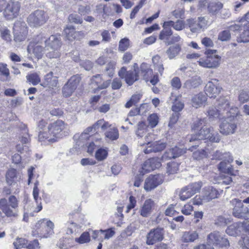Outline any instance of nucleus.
Instances as JSON below:
<instances>
[{"mask_svg": "<svg viewBox=\"0 0 249 249\" xmlns=\"http://www.w3.org/2000/svg\"><path fill=\"white\" fill-rule=\"evenodd\" d=\"M231 203L234 205L233 209V215L238 218H245L249 212L248 208L244 205L240 200L237 198L232 199Z\"/></svg>", "mask_w": 249, "mask_h": 249, "instance_id": "13", "label": "nucleus"}, {"mask_svg": "<svg viewBox=\"0 0 249 249\" xmlns=\"http://www.w3.org/2000/svg\"><path fill=\"white\" fill-rule=\"evenodd\" d=\"M107 156V151L104 149H98L95 153V158L98 160H105Z\"/></svg>", "mask_w": 249, "mask_h": 249, "instance_id": "55", "label": "nucleus"}, {"mask_svg": "<svg viewBox=\"0 0 249 249\" xmlns=\"http://www.w3.org/2000/svg\"><path fill=\"white\" fill-rule=\"evenodd\" d=\"M141 97L142 95L139 93L132 95L130 100L126 103L125 107L126 108H129L133 105H135L139 102Z\"/></svg>", "mask_w": 249, "mask_h": 249, "instance_id": "50", "label": "nucleus"}, {"mask_svg": "<svg viewBox=\"0 0 249 249\" xmlns=\"http://www.w3.org/2000/svg\"><path fill=\"white\" fill-rule=\"evenodd\" d=\"M149 162H150L149 160H148L143 164L142 168V171H141V173L142 175L153 170L151 166V164L150 163H149Z\"/></svg>", "mask_w": 249, "mask_h": 249, "instance_id": "62", "label": "nucleus"}, {"mask_svg": "<svg viewBox=\"0 0 249 249\" xmlns=\"http://www.w3.org/2000/svg\"><path fill=\"white\" fill-rule=\"evenodd\" d=\"M193 195L187 186L181 189L179 193V198L182 201L190 198Z\"/></svg>", "mask_w": 249, "mask_h": 249, "instance_id": "46", "label": "nucleus"}, {"mask_svg": "<svg viewBox=\"0 0 249 249\" xmlns=\"http://www.w3.org/2000/svg\"><path fill=\"white\" fill-rule=\"evenodd\" d=\"M49 19L48 14L42 10H37L32 14V24L35 27H40L44 24Z\"/></svg>", "mask_w": 249, "mask_h": 249, "instance_id": "14", "label": "nucleus"}, {"mask_svg": "<svg viewBox=\"0 0 249 249\" xmlns=\"http://www.w3.org/2000/svg\"><path fill=\"white\" fill-rule=\"evenodd\" d=\"M166 23V21L164 22L162 25L163 29L159 35V39L162 40H165V42L169 40V37L173 34L170 27Z\"/></svg>", "mask_w": 249, "mask_h": 249, "instance_id": "30", "label": "nucleus"}, {"mask_svg": "<svg viewBox=\"0 0 249 249\" xmlns=\"http://www.w3.org/2000/svg\"><path fill=\"white\" fill-rule=\"evenodd\" d=\"M9 206L13 209H17L18 206V201L14 195L10 196L8 198Z\"/></svg>", "mask_w": 249, "mask_h": 249, "instance_id": "63", "label": "nucleus"}, {"mask_svg": "<svg viewBox=\"0 0 249 249\" xmlns=\"http://www.w3.org/2000/svg\"><path fill=\"white\" fill-rule=\"evenodd\" d=\"M202 83L201 78L199 76H195L187 80L184 86L187 89H195L200 85Z\"/></svg>", "mask_w": 249, "mask_h": 249, "instance_id": "31", "label": "nucleus"}, {"mask_svg": "<svg viewBox=\"0 0 249 249\" xmlns=\"http://www.w3.org/2000/svg\"><path fill=\"white\" fill-rule=\"evenodd\" d=\"M237 41L239 43H247L249 42V30H245L238 37Z\"/></svg>", "mask_w": 249, "mask_h": 249, "instance_id": "58", "label": "nucleus"}, {"mask_svg": "<svg viewBox=\"0 0 249 249\" xmlns=\"http://www.w3.org/2000/svg\"><path fill=\"white\" fill-rule=\"evenodd\" d=\"M186 152V150L175 147L166 151L162 156V160H167L171 158H177Z\"/></svg>", "mask_w": 249, "mask_h": 249, "instance_id": "21", "label": "nucleus"}, {"mask_svg": "<svg viewBox=\"0 0 249 249\" xmlns=\"http://www.w3.org/2000/svg\"><path fill=\"white\" fill-rule=\"evenodd\" d=\"M230 112L232 114L230 117L223 118L221 120L219 127L220 132L224 135L233 134L237 128L234 117L237 114L238 108L231 107Z\"/></svg>", "mask_w": 249, "mask_h": 249, "instance_id": "3", "label": "nucleus"}, {"mask_svg": "<svg viewBox=\"0 0 249 249\" xmlns=\"http://www.w3.org/2000/svg\"><path fill=\"white\" fill-rule=\"evenodd\" d=\"M46 47L49 50L46 54L50 58H58L60 56V49L61 46V38L58 35H51L45 41Z\"/></svg>", "mask_w": 249, "mask_h": 249, "instance_id": "4", "label": "nucleus"}, {"mask_svg": "<svg viewBox=\"0 0 249 249\" xmlns=\"http://www.w3.org/2000/svg\"><path fill=\"white\" fill-rule=\"evenodd\" d=\"M20 8V4L18 2L10 0L7 2L3 15L7 19H13L18 15Z\"/></svg>", "mask_w": 249, "mask_h": 249, "instance_id": "8", "label": "nucleus"}, {"mask_svg": "<svg viewBox=\"0 0 249 249\" xmlns=\"http://www.w3.org/2000/svg\"><path fill=\"white\" fill-rule=\"evenodd\" d=\"M90 234L89 232H83L79 238H76L75 241L79 244H84L90 241Z\"/></svg>", "mask_w": 249, "mask_h": 249, "instance_id": "52", "label": "nucleus"}, {"mask_svg": "<svg viewBox=\"0 0 249 249\" xmlns=\"http://www.w3.org/2000/svg\"><path fill=\"white\" fill-rule=\"evenodd\" d=\"M93 127H94L95 130L101 127L102 130L107 131L110 129V127H112L113 126L111 124H110L108 122H106L104 119H100L93 124Z\"/></svg>", "mask_w": 249, "mask_h": 249, "instance_id": "37", "label": "nucleus"}, {"mask_svg": "<svg viewBox=\"0 0 249 249\" xmlns=\"http://www.w3.org/2000/svg\"><path fill=\"white\" fill-rule=\"evenodd\" d=\"M0 209L7 217H16L17 213L14 211L7 202L5 198H1L0 199Z\"/></svg>", "mask_w": 249, "mask_h": 249, "instance_id": "23", "label": "nucleus"}, {"mask_svg": "<svg viewBox=\"0 0 249 249\" xmlns=\"http://www.w3.org/2000/svg\"><path fill=\"white\" fill-rule=\"evenodd\" d=\"M179 164L175 162H169L167 164V173L169 174H174L178 170Z\"/></svg>", "mask_w": 249, "mask_h": 249, "instance_id": "51", "label": "nucleus"}, {"mask_svg": "<svg viewBox=\"0 0 249 249\" xmlns=\"http://www.w3.org/2000/svg\"><path fill=\"white\" fill-rule=\"evenodd\" d=\"M38 194L39 190L37 187V183H35L33 190V196L36 207H35L34 205L33 207H34V211L36 213L40 212L42 209L41 198L38 196Z\"/></svg>", "mask_w": 249, "mask_h": 249, "instance_id": "29", "label": "nucleus"}, {"mask_svg": "<svg viewBox=\"0 0 249 249\" xmlns=\"http://www.w3.org/2000/svg\"><path fill=\"white\" fill-rule=\"evenodd\" d=\"M116 66V62L112 61L109 62L107 65L106 71L109 76H113L114 72V69Z\"/></svg>", "mask_w": 249, "mask_h": 249, "instance_id": "60", "label": "nucleus"}, {"mask_svg": "<svg viewBox=\"0 0 249 249\" xmlns=\"http://www.w3.org/2000/svg\"><path fill=\"white\" fill-rule=\"evenodd\" d=\"M133 68L134 71H128L125 76V82L129 86L132 85L135 81L138 80L139 77L140 71L138 64L135 63Z\"/></svg>", "mask_w": 249, "mask_h": 249, "instance_id": "20", "label": "nucleus"}, {"mask_svg": "<svg viewBox=\"0 0 249 249\" xmlns=\"http://www.w3.org/2000/svg\"><path fill=\"white\" fill-rule=\"evenodd\" d=\"M206 118L198 119L193 124V129L195 132L194 135L187 137V139L191 142L199 140L207 139L213 142H219L221 136L214 130L213 127L206 125Z\"/></svg>", "mask_w": 249, "mask_h": 249, "instance_id": "2", "label": "nucleus"}, {"mask_svg": "<svg viewBox=\"0 0 249 249\" xmlns=\"http://www.w3.org/2000/svg\"><path fill=\"white\" fill-rule=\"evenodd\" d=\"M193 207L190 203H187L182 208L181 213L186 215H188L191 214L193 211Z\"/></svg>", "mask_w": 249, "mask_h": 249, "instance_id": "64", "label": "nucleus"}, {"mask_svg": "<svg viewBox=\"0 0 249 249\" xmlns=\"http://www.w3.org/2000/svg\"><path fill=\"white\" fill-rule=\"evenodd\" d=\"M208 242L220 246H227L229 245L227 239L224 238L218 232H213L208 236Z\"/></svg>", "mask_w": 249, "mask_h": 249, "instance_id": "16", "label": "nucleus"}, {"mask_svg": "<svg viewBox=\"0 0 249 249\" xmlns=\"http://www.w3.org/2000/svg\"><path fill=\"white\" fill-rule=\"evenodd\" d=\"M214 157L216 159L219 160H227L229 162H231L233 160L229 153H222L221 152L216 151L215 153Z\"/></svg>", "mask_w": 249, "mask_h": 249, "instance_id": "47", "label": "nucleus"}, {"mask_svg": "<svg viewBox=\"0 0 249 249\" xmlns=\"http://www.w3.org/2000/svg\"><path fill=\"white\" fill-rule=\"evenodd\" d=\"M90 81L91 84L96 87L94 91V92H96V90L103 89L107 88L110 84V80H107L102 83L103 79L100 74H97L92 76L90 79Z\"/></svg>", "mask_w": 249, "mask_h": 249, "instance_id": "19", "label": "nucleus"}, {"mask_svg": "<svg viewBox=\"0 0 249 249\" xmlns=\"http://www.w3.org/2000/svg\"><path fill=\"white\" fill-rule=\"evenodd\" d=\"M218 105L224 110L229 109L230 104L228 97H221L217 101Z\"/></svg>", "mask_w": 249, "mask_h": 249, "instance_id": "48", "label": "nucleus"}, {"mask_svg": "<svg viewBox=\"0 0 249 249\" xmlns=\"http://www.w3.org/2000/svg\"><path fill=\"white\" fill-rule=\"evenodd\" d=\"M6 180L9 185L14 184L17 179V171L14 168H10L8 170L6 174Z\"/></svg>", "mask_w": 249, "mask_h": 249, "instance_id": "34", "label": "nucleus"}, {"mask_svg": "<svg viewBox=\"0 0 249 249\" xmlns=\"http://www.w3.org/2000/svg\"><path fill=\"white\" fill-rule=\"evenodd\" d=\"M28 27L25 22L17 21L14 24L13 34L16 41L24 40L28 35Z\"/></svg>", "mask_w": 249, "mask_h": 249, "instance_id": "7", "label": "nucleus"}, {"mask_svg": "<svg viewBox=\"0 0 249 249\" xmlns=\"http://www.w3.org/2000/svg\"><path fill=\"white\" fill-rule=\"evenodd\" d=\"M225 160H224V161L220 163L218 166V169L223 173L231 175L232 174V169L231 165L230 164V162H229L228 161L226 162Z\"/></svg>", "mask_w": 249, "mask_h": 249, "instance_id": "39", "label": "nucleus"}, {"mask_svg": "<svg viewBox=\"0 0 249 249\" xmlns=\"http://www.w3.org/2000/svg\"><path fill=\"white\" fill-rule=\"evenodd\" d=\"M130 46V41L127 38H124L121 39L119 43L118 50L121 52L126 50Z\"/></svg>", "mask_w": 249, "mask_h": 249, "instance_id": "49", "label": "nucleus"}, {"mask_svg": "<svg viewBox=\"0 0 249 249\" xmlns=\"http://www.w3.org/2000/svg\"><path fill=\"white\" fill-rule=\"evenodd\" d=\"M221 89L218 81L213 79L209 81L206 84L205 91L208 96L210 98H215L220 93Z\"/></svg>", "mask_w": 249, "mask_h": 249, "instance_id": "12", "label": "nucleus"}, {"mask_svg": "<svg viewBox=\"0 0 249 249\" xmlns=\"http://www.w3.org/2000/svg\"><path fill=\"white\" fill-rule=\"evenodd\" d=\"M80 227L74 222H70L68 224V227L67 230V233L71 234L74 232H76L80 229Z\"/></svg>", "mask_w": 249, "mask_h": 249, "instance_id": "59", "label": "nucleus"}, {"mask_svg": "<svg viewBox=\"0 0 249 249\" xmlns=\"http://www.w3.org/2000/svg\"><path fill=\"white\" fill-rule=\"evenodd\" d=\"M243 229V224L241 223H234L228 227L226 232L231 236H236L240 234Z\"/></svg>", "mask_w": 249, "mask_h": 249, "instance_id": "32", "label": "nucleus"}, {"mask_svg": "<svg viewBox=\"0 0 249 249\" xmlns=\"http://www.w3.org/2000/svg\"><path fill=\"white\" fill-rule=\"evenodd\" d=\"M199 235L196 231H188L183 232L181 240L184 243L193 242L198 238Z\"/></svg>", "mask_w": 249, "mask_h": 249, "instance_id": "27", "label": "nucleus"}, {"mask_svg": "<svg viewBox=\"0 0 249 249\" xmlns=\"http://www.w3.org/2000/svg\"><path fill=\"white\" fill-rule=\"evenodd\" d=\"M202 195L203 196L204 202H208L213 199L218 197L219 192L212 186L204 187L202 190Z\"/></svg>", "mask_w": 249, "mask_h": 249, "instance_id": "17", "label": "nucleus"}, {"mask_svg": "<svg viewBox=\"0 0 249 249\" xmlns=\"http://www.w3.org/2000/svg\"><path fill=\"white\" fill-rule=\"evenodd\" d=\"M148 160L150 161L149 163L151 164V166L153 170L160 168L161 165V160H162V158L161 159L159 158H153Z\"/></svg>", "mask_w": 249, "mask_h": 249, "instance_id": "57", "label": "nucleus"}, {"mask_svg": "<svg viewBox=\"0 0 249 249\" xmlns=\"http://www.w3.org/2000/svg\"><path fill=\"white\" fill-rule=\"evenodd\" d=\"M223 7V4L221 2H212L208 6L209 11L213 14H216Z\"/></svg>", "mask_w": 249, "mask_h": 249, "instance_id": "44", "label": "nucleus"}, {"mask_svg": "<svg viewBox=\"0 0 249 249\" xmlns=\"http://www.w3.org/2000/svg\"><path fill=\"white\" fill-rule=\"evenodd\" d=\"M148 126L143 122H140L137 125V129L136 131V134L137 137H142L146 133L147 131Z\"/></svg>", "mask_w": 249, "mask_h": 249, "instance_id": "42", "label": "nucleus"}, {"mask_svg": "<svg viewBox=\"0 0 249 249\" xmlns=\"http://www.w3.org/2000/svg\"><path fill=\"white\" fill-rule=\"evenodd\" d=\"M16 249H20L21 248H28L30 249L31 244L28 242V241L25 238H18L13 243Z\"/></svg>", "mask_w": 249, "mask_h": 249, "instance_id": "35", "label": "nucleus"}, {"mask_svg": "<svg viewBox=\"0 0 249 249\" xmlns=\"http://www.w3.org/2000/svg\"><path fill=\"white\" fill-rule=\"evenodd\" d=\"M211 22L209 21V18L206 17H200L197 18V26L200 29L204 30L206 29L210 25Z\"/></svg>", "mask_w": 249, "mask_h": 249, "instance_id": "43", "label": "nucleus"}, {"mask_svg": "<svg viewBox=\"0 0 249 249\" xmlns=\"http://www.w3.org/2000/svg\"><path fill=\"white\" fill-rule=\"evenodd\" d=\"M148 121L150 126L153 128L155 127L159 122V117L156 114H151L148 118Z\"/></svg>", "mask_w": 249, "mask_h": 249, "instance_id": "56", "label": "nucleus"}, {"mask_svg": "<svg viewBox=\"0 0 249 249\" xmlns=\"http://www.w3.org/2000/svg\"><path fill=\"white\" fill-rule=\"evenodd\" d=\"M181 50V45L179 44H177L174 46L170 47L167 50L166 53L170 59L174 58L178 54Z\"/></svg>", "mask_w": 249, "mask_h": 249, "instance_id": "38", "label": "nucleus"}, {"mask_svg": "<svg viewBox=\"0 0 249 249\" xmlns=\"http://www.w3.org/2000/svg\"><path fill=\"white\" fill-rule=\"evenodd\" d=\"M67 126V124L60 120H58L48 125L46 121L42 120L37 124L38 140L40 142H56L62 136V132Z\"/></svg>", "mask_w": 249, "mask_h": 249, "instance_id": "1", "label": "nucleus"}, {"mask_svg": "<svg viewBox=\"0 0 249 249\" xmlns=\"http://www.w3.org/2000/svg\"><path fill=\"white\" fill-rule=\"evenodd\" d=\"M162 177L159 175H150L145 180L144 189L150 191L162 183Z\"/></svg>", "mask_w": 249, "mask_h": 249, "instance_id": "15", "label": "nucleus"}, {"mask_svg": "<svg viewBox=\"0 0 249 249\" xmlns=\"http://www.w3.org/2000/svg\"><path fill=\"white\" fill-rule=\"evenodd\" d=\"M80 80V77L78 75H74L71 77L62 89L63 96L66 97L71 96L77 88Z\"/></svg>", "mask_w": 249, "mask_h": 249, "instance_id": "9", "label": "nucleus"}, {"mask_svg": "<svg viewBox=\"0 0 249 249\" xmlns=\"http://www.w3.org/2000/svg\"><path fill=\"white\" fill-rule=\"evenodd\" d=\"M101 233H102L104 237H101V238L105 239V240H108L112 238L115 234L114 228H110L105 230H101Z\"/></svg>", "mask_w": 249, "mask_h": 249, "instance_id": "53", "label": "nucleus"}, {"mask_svg": "<svg viewBox=\"0 0 249 249\" xmlns=\"http://www.w3.org/2000/svg\"><path fill=\"white\" fill-rule=\"evenodd\" d=\"M105 134L106 138L112 141L116 140L119 138L118 130L114 126L110 127V129L107 130Z\"/></svg>", "mask_w": 249, "mask_h": 249, "instance_id": "41", "label": "nucleus"}, {"mask_svg": "<svg viewBox=\"0 0 249 249\" xmlns=\"http://www.w3.org/2000/svg\"><path fill=\"white\" fill-rule=\"evenodd\" d=\"M94 129V127H93V125L91 127H89L87 128L84 131V132L82 133L80 136L79 137V140L77 141L78 144L79 145L83 146L85 143V142L87 141V140L89 138V133L90 132H91L92 131V129Z\"/></svg>", "mask_w": 249, "mask_h": 249, "instance_id": "36", "label": "nucleus"}, {"mask_svg": "<svg viewBox=\"0 0 249 249\" xmlns=\"http://www.w3.org/2000/svg\"><path fill=\"white\" fill-rule=\"evenodd\" d=\"M54 224L50 220L42 219L38 221L35 225V232L41 237H47L53 233Z\"/></svg>", "mask_w": 249, "mask_h": 249, "instance_id": "6", "label": "nucleus"}, {"mask_svg": "<svg viewBox=\"0 0 249 249\" xmlns=\"http://www.w3.org/2000/svg\"><path fill=\"white\" fill-rule=\"evenodd\" d=\"M166 147L164 142H155L146 146L143 151L145 154H149L151 152H158L163 150Z\"/></svg>", "mask_w": 249, "mask_h": 249, "instance_id": "24", "label": "nucleus"}, {"mask_svg": "<svg viewBox=\"0 0 249 249\" xmlns=\"http://www.w3.org/2000/svg\"><path fill=\"white\" fill-rule=\"evenodd\" d=\"M164 234V231L162 228L152 229L147 234L146 243L148 245H154L157 242L162 240Z\"/></svg>", "mask_w": 249, "mask_h": 249, "instance_id": "10", "label": "nucleus"}, {"mask_svg": "<svg viewBox=\"0 0 249 249\" xmlns=\"http://www.w3.org/2000/svg\"><path fill=\"white\" fill-rule=\"evenodd\" d=\"M215 50H208L205 52L206 58H200L198 61L199 66L205 68H215L220 64L221 57L215 54Z\"/></svg>", "mask_w": 249, "mask_h": 249, "instance_id": "5", "label": "nucleus"}, {"mask_svg": "<svg viewBox=\"0 0 249 249\" xmlns=\"http://www.w3.org/2000/svg\"><path fill=\"white\" fill-rule=\"evenodd\" d=\"M155 206V202L151 199H146L142 206L140 212L143 217H147L149 215Z\"/></svg>", "mask_w": 249, "mask_h": 249, "instance_id": "22", "label": "nucleus"}, {"mask_svg": "<svg viewBox=\"0 0 249 249\" xmlns=\"http://www.w3.org/2000/svg\"><path fill=\"white\" fill-rule=\"evenodd\" d=\"M207 101L206 95L203 93H199L195 95L192 99V106L196 107L198 108L203 106Z\"/></svg>", "mask_w": 249, "mask_h": 249, "instance_id": "28", "label": "nucleus"}, {"mask_svg": "<svg viewBox=\"0 0 249 249\" xmlns=\"http://www.w3.org/2000/svg\"><path fill=\"white\" fill-rule=\"evenodd\" d=\"M53 74L52 72H50L45 75L43 83L44 87H48L52 89L56 87L58 83L57 77L53 76Z\"/></svg>", "mask_w": 249, "mask_h": 249, "instance_id": "25", "label": "nucleus"}, {"mask_svg": "<svg viewBox=\"0 0 249 249\" xmlns=\"http://www.w3.org/2000/svg\"><path fill=\"white\" fill-rule=\"evenodd\" d=\"M238 99L239 101L242 103H244L248 101L249 100V95L248 92L245 90H241L238 95Z\"/></svg>", "mask_w": 249, "mask_h": 249, "instance_id": "61", "label": "nucleus"}, {"mask_svg": "<svg viewBox=\"0 0 249 249\" xmlns=\"http://www.w3.org/2000/svg\"><path fill=\"white\" fill-rule=\"evenodd\" d=\"M166 24L167 25H169L170 27H172L177 31H181L185 27V24L183 21L179 19L177 20L176 22L172 20L167 21Z\"/></svg>", "mask_w": 249, "mask_h": 249, "instance_id": "40", "label": "nucleus"}, {"mask_svg": "<svg viewBox=\"0 0 249 249\" xmlns=\"http://www.w3.org/2000/svg\"><path fill=\"white\" fill-rule=\"evenodd\" d=\"M64 33L67 38L72 41L79 36H83L84 34L81 32H76L75 31L73 26H69L66 28L64 30Z\"/></svg>", "mask_w": 249, "mask_h": 249, "instance_id": "26", "label": "nucleus"}, {"mask_svg": "<svg viewBox=\"0 0 249 249\" xmlns=\"http://www.w3.org/2000/svg\"><path fill=\"white\" fill-rule=\"evenodd\" d=\"M43 41V36L42 35H39L34 39V42H32L33 53L35 57L37 60L41 58L43 55V47L40 45Z\"/></svg>", "mask_w": 249, "mask_h": 249, "instance_id": "18", "label": "nucleus"}, {"mask_svg": "<svg viewBox=\"0 0 249 249\" xmlns=\"http://www.w3.org/2000/svg\"><path fill=\"white\" fill-rule=\"evenodd\" d=\"M0 80L2 81L10 80V71L5 63H0Z\"/></svg>", "mask_w": 249, "mask_h": 249, "instance_id": "33", "label": "nucleus"}, {"mask_svg": "<svg viewBox=\"0 0 249 249\" xmlns=\"http://www.w3.org/2000/svg\"><path fill=\"white\" fill-rule=\"evenodd\" d=\"M231 37L229 31L224 30L220 32L218 36V39L221 41H227L230 39Z\"/></svg>", "mask_w": 249, "mask_h": 249, "instance_id": "54", "label": "nucleus"}, {"mask_svg": "<svg viewBox=\"0 0 249 249\" xmlns=\"http://www.w3.org/2000/svg\"><path fill=\"white\" fill-rule=\"evenodd\" d=\"M203 185L201 181H198L190 184L187 186L192 195H194L198 192Z\"/></svg>", "mask_w": 249, "mask_h": 249, "instance_id": "45", "label": "nucleus"}, {"mask_svg": "<svg viewBox=\"0 0 249 249\" xmlns=\"http://www.w3.org/2000/svg\"><path fill=\"white\" fill-rule=\"evenodd\" d=\"M140 71L146 82L150 81L153 85H156L159 81L158 76L153 74V71L146 63H142L140 66Z\"/></svg>", "mask_w": 249, "mask_h": 249, "instance_id": "11", "label": "nucleus"}]
</instances>
